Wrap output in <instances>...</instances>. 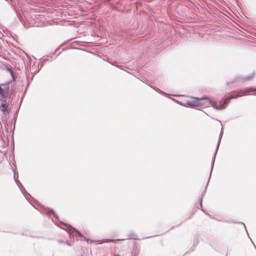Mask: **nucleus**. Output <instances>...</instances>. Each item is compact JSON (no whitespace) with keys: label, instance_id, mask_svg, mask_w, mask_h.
<instances>
[{"label":"nucleus","instance_id":"obj_1","mask_svg":"<svg viewBox=\"0 0 256 256\" xmlns=\"http://www.w3.org/2000/svg\"><path fill=\"white\" fill-rule=\"evenodd\" d=\"M256 91V88H248L244 90H240L239 92L237 91V94H232L230 96H224L223 99L219 106L216 105V102L212 101L208 98H194V100L188 101L186 104L191 106H201L207 107L210 105L212 106L216 110H223L226 108L227 104V100L231 98H236L238 96H244L245 94Z\"/></svg>","mask_w":256,"mask_h":256},{"label":"nucleus","instance_id":"obj_2","mask_svg":"<svg viewBox=\"0 0 256 256\" xmlns=\"http://www.w3.org/2000/svg\"><path fill=\"white\" fill-rule=\"evenodd\" d=\"M3 88H0V94L3 98L6 99L9 91V85L8 84H2Z\"/></svg>","mask_w":256,"mask_h":256},{"label":"nucleus","instance_id":"obj_3","mask_svg":"<svg viewBox=\"0 0 256 256\" xmlns=\"http://www.w3.org/2000/svg\"><path fill=\"white\" fill-rule=\"evenodd\" d=\"M255 74L252 72L248 74V76L244 77H238L236 79V80L240 82H244L247 81L251 80L254 77Z\"/></svg>","mask_w":256,"mask_h":256},{"label":"nucleus","instance_id":"obj_4","mask_svg":"<svg viewBox=\"0 0 256 256\" xmlns=\"http://www.w3.org/2000/svg\"><path fill=\"white\" fill-rule=\"evenodd\" d=\"M8 104L7 103L6 99L3 98L1 102V110L4 112H6L8 110Z\"/></svg>","mask_w":256,"mask_h":256},{"label":"nucleus","instance_id":"obj_5","mask_svg":"<svg viewBox=\"0 0 256 256\" xmlns=\"http://www.w3.org/2000/svg\"><path fill=\"white\" fill-rule=\"evenodd\" d=\"M70 227L73 229V230L76 232L78 234V236L80 238H84V239H86V237L84 236L81 232H80L78 230H76V229H75L74 228L72 227L71 226H70Z\"/></svg>","mask_w":256,"mask_h":256},{"label":"nucleus","instance_id":"obj_6","mask_svg":"<svg viewBox=\"0 0 256 256\" xmlns=\"http://www.w3.org/2000/svg\"><path fill=\"white\" fill-rule=\"evenodd\" d=\"M220 137H219L218 141V142L216 145V150L215 154H214V157L216 156V154L218 152V147H219V146L220 144Z\"/></svg>","mask_w":256,"mask_h":256},{"label":"nucleus","instance_id":"obj_7","mask_svg":"<svg viewBox=\"0 0 256 256\" xmlns=\"http://www.w3.org/2000/svg\"><path fill=\"white\" fill-rule=\"evenodd\" d=\"M6 70H7V71H8V72H10V74H11L12 76V77L13 79L14 80V72H13V70H12V68H6Z\"/></svg>","mask_w":256,"mask_h":256},{"label":"nucleus","instance_id":"obj_8","mask_svg":"<svg viewBox=\"0 0 256 256\" xmlns=\"http://www.w3.org/2000/svg\"><path fill=\"white\" fill-rule=\"evenodd\" d=\"M48 214H53L54 216H55V214H54V211L52 210H48Z\"/></svg>","mask_w":256,"mask_h":256},{"label":"nucleus","instance_id":"obj_9","mask_svg":"<svg viewBox=\"0 0 256 256\" xmlns=\"http://www.w3.org/2000/svg\"><path fill=\"white\" fill-rule=\"evenodd\" d=\"M84 240H86V242H94V241L92 240H91L90 239L87 238H86V239H84Z\"/></svg>","mask_w":256,"mask_h":256},{"label":"nucleus","instance_id":"obj_10","mask_svg":"<svg viewBox=\"0 0 256 256\" xmlns=\"http://www.w3.org/2000/svg\"><path fill=\"white\" fill-rule=\"evenodd\" d=\"M65 244L68 246H70V244L68 242H66Z\"/></svg>","mask_w":256,"mask_h":256},{"label":"nucleus","instance_id":"obj_11","mask_svg":"<svg viewBox=\"0 0 256 256\" xmlns=\"http://www.w3.org/2000/svg\"><path fill=\"white\" fill-rule=\"evenodd\" d=\"M0 88H2L0 86Z\"/></svg>","mask_w":256,"mask_h":256}]
</instances>
